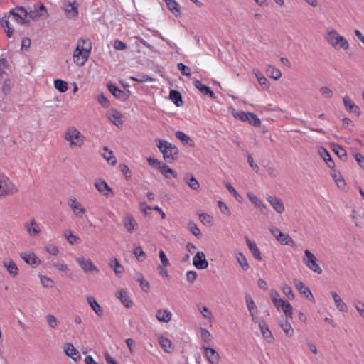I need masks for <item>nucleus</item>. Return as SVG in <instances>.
Instances as JSON below:
<instances>
[{"mask_svg":"<svg viewBox=\"0 0 364 364\" xmlns=\"http://www.w3.org/2000/svg\"><path fill=\"white\" fill-rule=\"evenodd\" d=\"M279 325L287 336L291 337L294 335V329L288 321H279Z\"/></svg>","mask_w":364,"mask_h":364,"instance_id":"40","label":"nucleus"},{"mask_svg":"<svg viewBox=\"0 0 364 364\" xmlns=\"http://www.w3.org/2000/svg\"><path fill=\"white\" fill-rule=\"evenodd\" d=\"M92 49L89 39L80 38L73 53V60L79 66H82L89 58Z\"/></svg>","mask_w":364,"mask_h":364,"instance_id":"1","label":"nucleus"},{"mask_svg":"<svg viewBox=\"0 0 364 364\" xmlns=\"http://www.w3.org/2000/svg\"><path fill=\"white\" fill-rule=\"evenodd\" d=\"M248 119L247 121L249 122V123L255 127H259L261 124L260 119L257 117V116L253 113L249 112L247 114Z\"/></svg>","mask_w":364,"mask_h":364,"instance_id":"53","label":"nucleus"},{"mask_svg":"<svg viewBox=\"0 0 364 364\" xmlns=\"http://www.w3.org/2000/svg\"><path fill=\"white\" fill-rule=\"evenodd\" d=\"M64 139L69 143L70 148H80L85 142V136L75 127H70L65 132Z\"/></svg>","mask_w":364,"mask_h":364,"instance_id":"3","label":"nucleus"},{"mask_svg":"<svg viewBox=\"0 0 364 364\" xmlns=\"http://www.w3.org/2000/svg\"><path fill=\"white\" fill-rule=\"evenodd\" d=\"M176 136L181 140L182 142H184L186 144H188L189 142H192V140L191 138L186 134H184L181 131H177L176 132Z\"/></svg>","mask_w":364,"mask_h":364,"instance_id":"60","label":"nucleus"},{"mask_svg":"<svg viewBox=\"0 0 364 364\" xmlns=\"http://www.w3.org/2000/svg\"><path fill=\"white\" fill-rule=\"evenodd\" d=\"M236 259L243 270H247L249 269V264L246 259V257L242 253H237Z\"/></svg>","mask_w":364,"mask_h":364,"instance_id":"46","label":"nucleus"},{"mask_svg":"<svg viewBox=\"0 0 364 364\" xmlns=\"http://www.w3.org/2000/svg\"><path fill=\"white\" fill-rule=\"evenodd\" d=\"M267 74L272 79L277 80L282 77L281 71L272 65H268Z\"/></svg>","mask_w":364,"mask_h":364,"instance_id":"39","label":"nucleus"},{"mask_svg":"<svg viewBox=\"0 0 364 364\" xmlns=\"http://www.w3.org/2000/svg\"><path fill=\"white\" fill-rule=\"evenodd\" d=\"M9 18H9V16H5L1 20V23L2 27L4 28L5 31L6 32L7 36L9 38H11L13 33V28L10 27Z\"/></svg>","mask_w":364,"mask_h":364,"instance_id":"42","label":"nucleus"},{"mask_svg":"<svg viewBox=\"0 0 364 364\" xmlns=\"http://www.w3.org/2000/svg\"><path fill=\"white\" fill-rule=\"evenodd\" d=\"M295 287L299 291V292L303 294L306 299L309 300H313L314 296L311 294L309 287L305 286V284L299 280L294 279Z\"/></svg>","mask_w":364,"mask_h":364,"instance_id":"19","label":"nucleus"},{"mask_svg":"<svg viewBox=\"0 0 364 364\" xmlns=\"http://www.w3.org/2000/svg\"><path fill=\"white\" fill-rule=\"evenodd\" d=\"M168 9L176 16L181 15L178 4L175 0H165Z\"/></svg>","mask_w":364,"mask_h":364,"instance_id":"34","label":"nucleus"},{"mask_svg":"<svg viewBox=\"0 0 364 364\" xmlns=\"http://www.w3.org/2000/svg\"><path fill=\"white\" fill-rule=\"evenodd\" d=\"M305 257H303L302 261L305 265L312 272L321 274L322 273V269L317 263V259L316 256L309 250L304 251Z\"/></svg>","mask_w":364,"mask_h":364,"instance_id":"6","label":"nucleus"},{"mask_svg":"<svg viewBox=\"0 0 364 364\" xmlns=\"http://www.w3.org/2000/svg\"><path fill=\"white\" fill-rule=\"evenodd\" d=\"M159 171L166 178H168L170 177L169 175H171L173 178L177 177V174L176 173V172L173 169L170 168L166 164H163L161 166H160Z\"/></svg>","mask_w":364,"mask_h":364,"instance_id":"44","label":"nucleus"},{"mask_svg":"<svg viewBox=\"0 0 364 364\" xmlns=\"http://www.w3.org/2000/svg\"><path fill=\"white\" fill-rule=\"evenodd\" d=\"M117 296L126 307H129L132 305V301L130 300L127 292L125 290H120L117 292Z\"/></svg>","mask_w":364,"mask_h":364,"instance_id":"35","label":"nucleus"},{"mask_svg":"<svg viewBox=\"0 0 364 364\" xmlns=\"http://www.w3.org/2000/svg\"><path fill=\"white\" fill-rule=\"evenodd\" d=\"M94 186L101 194L107 198L114 195L112 189L109 186L107 183L102 178L95 180Z\"/></svg>","mask_w":364,"mask_h":364,"instance_id":"9","label":"nucleus"},{"mask_svg":"<svg viewBox=\"0 0 364 364\" xmlns=\"http://www.w3.org/2000/svg\"><path fill=\"white\" fill-rule=\"evenodd\" d=\"M326 40L334 48H341L343 50L349 48L348 41L343 36L339 35L334 29L327 33Z\"/></svg>","mask_w":364,"mask_h":364,"instance_id":"4","label":"nucleus"},{"mask_svg":"<svg viewBox=\"0 0 364 364\" xmlns=\"http://www.w3.org/2000/svg\"><path fill=\"white\" fill-rule=\"evenodd\" d=\"M136 281L138 282H139V284H140V287L141 288V289L145 291V292H148L149 291V282L146 281L144 279V277L142 274H140L137 278H136Z\"/></svg>","mask_w":364,"mask_h":364,"instance_id":"55","label":"nucleus"},{"mask_svg":"<svg viewBox=\"0 0 364 364\" xmlns=\"http://www.w3.org/2000/svg\"><path fill=\"white\" fill-rule=\"evenodd\" d=\"M109 120L116 126L119 127L122 124V114L116 109H112L107 113Z\"/></svg>","mask_w":364,"mask_h":364,"instance_id":"25","label":"nucleus"},{"mask_svg":"<svg viewBox=\"0 0 364 364\" xmlns=\"http://www.w3.org/2000/svg\"><path fill=\"white\" fill-rule=\"evenodd\" d=\"M62 9L69 18H74L78 16L77 7L70 2L65 1L63 4Z\"/></svg>","mask_w":364,"mask_h":364,"instance_id":"17","label":"nucleus"},{"mask_svg":"<svg viewBox=\"0 0 364 364\" xmlns=\"http://www.w3.org/2000/svg\"><path fill=\"white\" fill-rule=\"evenodd\" d=\"M123 224L129 232H132L138 225L136 220L130 215H127L123 218Z\"/></svg>","mask_w":364,"mask_h":364,"instance_id":"24","label":"nucleus"},{"mask_svg":"<svg viewBox=\"0 0 364 364\" xmlns=\"http://www.w3.org/2000/svg\"><path fill=\"white\" fill-rule=\"evenodd\" d=\"M110 267L113 269L114 271V273L117 276H120L123 272V267L122 265L119 262L117 259L114 258L109 264Z\"/></svg>","mask_w":364,"mask_h":364,"instance_id":"47","label":"nucleus"},{"mask_svg":"<svg viewBox=\"0 0 364 364\" xmlns=\"http://www.w3.org/2000/svg\"><path fill=\"white\" fill-rule=\"evenodd\" d=\"M247 196L256 208L262 206L263 202L252 193H247Z\"/></svg>","mask_w":364,"mask_h":364,"instance_id":"54","label":"nucleus"},{"mask_svg":"<svg viewBox=\"0 0 364 364\" xmlns=\"http://www.w3.org/2000/svg\"><path fill=\"white\" fill-rule=\"evenodd\" d=\"M21 257L27 263L31 265H38L41 260L33 252H22Z\"/></svg>","mask_w":364,"mask_h":364,"instance_id":"22","label":"nucleus"},{"mask_svg":"<svg viewBox=\"0 0 364 364\" xmlns=\"http://www.w3.org/2000/svg\"><path fill=\"white\" fill-rule=\"evenodd\" d=\"M130 79L139 82H152L154 79L146 75H139L137 77H130Z\"/></svg>","mask_w":364,"mask_h":364,"instance_id":"61","label":"nucleus"},{"mask_svg":"<svg viewBox=\"0 0 364 364\" xmlns=\"http://www.w3.org/2000/svg\"><path fill=\"white\" fill-rule=\"evenodd\" d=\"M76 261L85 273L95 272L97 274L99 272L97 267L90 259H86L85 257L81 256L76 257Z\"/></svg>","mask_w":364,"mask_h":364,"instance_id":"8","label":"nucleus"},{"mask_svg":"<svg viewBox=\"0 0 364 364\" xmlns=\"http://www.w3.org/2000/svg\"><path fill=\"white\" fill-rule=\"evenodd\" d=\"M104 153L102 154V156L105 159L107 160L108 163L111 165L114 166L117 163V159L113 155L112 151L109 150L107 146L103 148Z\"/></svg>","mask_w":364,"mask_h":364,"instance_id":"36","label":"nucleus"},{"mask_svg":"<svg viewBox=\"0 0 364 364\" xmlns=\"http://www.w3.org/2000/svg\"><path fill=\"white\" fill-rule=\"evenodd\" d=\"M107 88L114 97L119 99L125 100L129 96V91L128 95H125L123 91L112 84H107Z\"/></svg>","mask_w":364,"mask_h":364,"instance_id":"30","label":"nucleus"},{"mask_svg":"<svg viewBox=\"0 0 364 364\" xmlns=\"http://www.w3.org/2000/svg\"><path fill=\"white\" fill-rule=\"evenodd\" d=\"M319 92L323 97L327 99H331L333 96V90L327 86L321 87Z\"/></svg>","mask_w":364,"mask_h":364,"instance_id":"51","label":"nucleus"},{"mask_svg":"<svg viewBox=\"0 0 364 364\" xmlns=\"http://www.w3.org/2000/svg\"><path fill=\"white\" fill-rule=\"evenodd\" d=\"M63 350L65 354L73 358V360H76L80 357L78 351L74 347V346L70 343H66L64 344Z\"/></svg>","mask_w":364,"mask_h":364,"instance_id":"28","label":"nucleus"},{"mask_svg":"<svg viewBox=\"0 0 364 364\" xmlns=\"http://www.w3.org/2000/svg\"><path fill=\"white\" fill-rule=\"evenodd\" d=\"M258 323H259V329H260L261 333H262V336H264V338L265 339H267V341L268 342H272V341L274 340V337L272 334V332L269 329V327H268L267 324L266 323V322L262 320V321H259Z\"/></svg>","mask_w":364,"mask_h":364,"instance_id":"26","label":"nucleus"},{"mask_svg":"<svg viewBox=\"0 0 364 364\" xmlns=\"http://www.w3.org/2000/svg\"><path fill=\"white\" fill-rule=\"evenodd\" d=\"M3 265L12 277L15 278L17 277L18 274V268L13 260H4L3 261Z\"/></svg>","mask_w":364,"mask_h":364,"instance_id":"21","label":"nucleus"},{"mask_svg":"<svg viewBox=\"0 0 364 364\" xmlns=\"http://www.w3.org/2000/svg\"><path fill=\"white\" fill-rule=\"evenodd\" d=\"M68 205L77 217H82L86 213L85 208L74 196H70L68 198Z\"/></svg>","mask_w":364,"mask_h":364,"instance_id":"10","label":"nucleus"},{"mask_svg":"<svg viewBox=\"0 0 364 364\" xmlns=\"http://www.w3.org/2000/svg\"><path fill=\"white\" fill-rule=\"evenodd\" d=\"M353 305L359 314L364 318V303L359 299H355L353 301Z\"/></svg>","mask_w":364,"mask_h":364,"instance_id":"59","label":"nucleus"},{"mask_svg":"<svg viewBox=\"0 0 364 364\" xmlns=\"http://www.w3.org/2000/svg\"><path fill=\"white\" fill-rule=\"evenodd\" d=\"M245 241H246V244H247L250 251L252 254L253 257L257 260L261 261L262 260L261 252H260L259 248L257 247V245L255 242H252L248 237H246Z\"/></svg>","mask_w":364,"mask_h":364,"instance_id":"27","label":"nucleus"},{"mask_svg":"<svg viewBox=\"0 0 364 364\" xmlns=\"http://www.w3.org/2000/svg\"><path fill=\"white\" fill-rule=\"evenodd\" d=\"M200 220L203 224H211L213 222V218L210 215L207 213H200L199 214Z\"/></svg>","mask_w":364,"mask_h":364,"instance_id":"63","label":"nucleus"},{"mask_svg":"<svg viewBox=\"0 0 364 364\" xmlns=\"http://www.w3.org/2000/svg\"><path fill=\"white\" fill-rule=\"evenodd\" d=\"M156 317L159 321L168 323L171 321L172 314L168 310L160 309L157 311Z\"/></svg>","mask_w":364,"mask_h":364,"instance_id":"32","label":"nucleus"},{"mask_svg":"<svg viewBox=\"0 0 364 364\" xmlns=\"http://www.w3.org/2000/svg\"><path fill=\"white\" fill-rule=\"evenodd\" d=\"M24 228L28 232V234L31 237H36L41 232V229L39 226V225L37 223L36 220L35 219H31L29 221L24 223Z\"/></svg>","mask_w":364,"mask_h":364,"instance_id":"12","label":"nucleus"},{"mask_svg":"<svg viewBox=\"0 0 364 364\" xmlns=\"http://www.w3.org/2000/svg\"><path fill=\"white\" fill-rule=\"evenodd\" d=\"M253 74L257 79L258 82L262 85L264 86V88H268L269 83L267 79L264 76V75L257 68L253 69L252 70Z\"/></svg>","mask_w":364,"mask_h":364,"instance_id":"37","label":"nucleus"},{"mask_svg":"<svg viewBox=\"0 0 364 364\" xmlns=\"http://www.w3.org/2000/svg\"><path fill=\"white\" fill-rule=\"evenodd\" d=\"M28 16L33 20L37 21L41 17H47L48 12L43 4L41 3L38 9L35 8L34 9L28 11Z\"/></svg>","mask_w":364,"mask_h":364,"instance_id":"13","label":"nucleus"},{"mask_svg":"<svg viewBox=\"0 0 364 364\" xmlns=\"http://www.w3.org/2000/svg\"><path fill=\"white\" fill-rule=\"evenodd\" d=\"M6 60L4 59L0 60V83L2 82L3 85L1 87L2 92L6 95L9 93L11 88V82L9 79H4V72L2 70V67L5 65Z\"/></svg>","mask_w":364,"mask_h":364,"instance_id":"15","label":"nucleus"},{"mask_svg":"<svg viewBox=\"0 0 364 364\" xmlns=\"http://www.w3.org/2000/svg\"><path fill=\"white\" fill-rule=\"evenodd\" d=\"M218 207H219L220 211L223 214L228 215V216H230L231 215V211L230 210L229 208L227 206V205L224 202L220 200L218 202Z\"/></svg>","mask_w":364,"mask_h":364,"instance_id":"64","label":"nucleus"},{"mask_svg":"<svg viewBox=\"0 0 364 364\" xmlns=\"http://www.w3.org/2000/svg\"><path fill=\"white\" fill-rule=\"evenodd\" d=\"M184 181L186 184L193 190H198L200 184L196 178L191 173H186L184 176Z\"/></svg>","mask_w":364,"mask_h":364,"instance_id":"33","label":"nucleus"},{"mask_svg":"<svg viewBox=\"0 0 364 364\" xmlns=\"http://www.w3.org/2000/svg\"><path fill=\"white\" fill-rule=\"evenodd\" d=\"M133 253L136 257V259L140 262H142L146 259V255L140 246H138L136 248H134L133 250Z\"/></svg>","mask_w":364,"mask_h":364,"instance_id":"50","label":"nucleus"},{"mask_svg":"<svg viewBox=\"0 0 364 364\" xmlns=\"http://www.w3.org/2000/svg\"><path fill=\"white\" fill-rule=\"evenodd\" d=\"M188 228L189 231L191 232V233L194 236H196L198 238L201 237L202 234L200 232V230L194 222L189 221V223L188 224Z\"/></svg>","mask_w":364,"mask_h":364,"instance_id":"49","label":"nucleus"},{"mask_svg":"<svg viewBox=\"0 0 364 364\" xmlns=\"http://www.w3.org/2000/svg\"><path fill=\"white\" fill-rule=\"evenodd\" d=\"M158 340L161 347L165 352L171 353L173 351V346L168 338L161 336L159 337Z\"/></svg>","mask_w":364,"mask_h":364,"instance_id":"29","label":"nucleus"},{"mask_svg":"<svg viewBox=\"0 0 364 364\" xmlns=\"http://www.w3.org/2000/svg\"><path fill=\"white\" fill-rule=\"evenodd\" d=\"M281 289L282 290V292L287 296L289 299H294V294L292 292L291 287H289L287 284H282Z\"/></svg>","mask_w":364,"mask_h":364,"instance_id":"56","label":"nucleus"},{"mask_svg":"<svg viewBox=\"0 0 364 364\" xmlns=\"http://www.w3.org/2000/svg\"><path fill=\"white\" fill-rule=\"evenodd\" d=\"M54 87L60 92H65L68 88V83L65 81L60 79H56L54 80Z\"/></svg>","mask_w":364,"mask_h":364,"instance_id":"48","label":"nucleus"},{"mask_svg":"<svg viewBox=\"0 0 364 364\" xmlns=\"http://www.w3.org/2000/svg\"><path fill=\"white\" fill-rule=\"evenodd\" d=\"M266 199L277 213L282 214L284 213L285 207L281 198L277 196L267 195Z\"/></svg>","mask_w":364,"mask_h":364,"instance_id":"11","label":"nucleus"},{"mask_svg":"<svg viewBox=\"0 0 364 364\" xmlns=\"http://www.w3.org/2000/svg\"><path fill=\"white\" fill-rule=\"evenodd\" d=\"M46 320L50 328L53 329H56L58 328L60 321L53 314H47L46 316Z\"/></svg>","mask_w":364,"mask_h":364,"instance_id":"41","label":"nucleus"},{"mask_svg":"<svg viewBox=\"0 0 364 364\" xmlns=\"http://www.w3.org/2000/svg\"><path fill=\"white\" fill-rule=\"evenodd\" d=\"M28 17V11L22 6H16L10 11L9 18L11 20L16 21L18 23L23 24L28 21L26 20Z\"/></svg>","mask_w":364,"mask_h":364,"instance_id":"7","label":"nucleus"},{"mask_svg":"<svg viewBox=\"0 0 364 364\" xmlns=\"http://www.w3.org/2000/svg\"><path fill=\"white\" fill-rule=\"evenodd\" d=\"M18 192L16 185L3 173H0V198L13 195Z\"/></svg>","mask_w":364,"mask_h":364,"instance_id":"5","label":"nucleus"},{"mask_svg":"<svg viewBox=\"0 0 364 364\" xmlns=\"http://www.w3.org/2000/svg\"><path fill=\"white\" fill-rule=\"evenodd\" d=\"M269 176L272 178H276L278 176V171L272 166L269 164V163L264 166Z\"/></svg>","mask_w":364,"mask_h":364,"instance_id":"62","label":"nucleus"},{"mask_svg":"<svg viewBox=\"0 0 364 364\" xmlns=\"http://www.w3.org/2000/svg\"><path fill=\"white\" fill-rule=\"evenodd\" d=\"M278 242L283 245H287L289 246H294L295 242L294 240L288 234L282 233L279 235Z\"/></svg>","mask_w":364,"mask_h":364,"instance_id":"43","label":"nucleus"},{"mask_svg":"<svg viewBox=\"0 0 364 364\" xmlns=\"http://www.w3.org/2000/svg\"><path fill=\"white\" fill-rule=\"evenodd\" d=\"M333 151L341 159H344L346 157V151L340 145L337 144H333L331 145Z\"/></svg>","mask_w":364,"mask_h":364,"instance_id":"45","label":"nucleus"},{"mask_svg":"<svg viewBox=\"0 0 364 364\" xmlns=\"http://www.w3.org/2000/svg\"><path fill=\"white\" fill-rule=\"evenodd\" d=\"M169 98L177 107L183 104L182 96L178 91L171 90L169 93Z\"/></svg>","mask_w":364,"mask_h":364,"instance_id":"38","label":"nucleus"},{"mask_svg":"<svg viewBox=\"0 0 364 364\" xmlns=\"http://www.w3.org/2000/svg\"><path fill=\"white\" fill-rule=\"evenodd\" d=\"M287 317L291 318L293 314V308L289 302L285 301L284 304L281 308Z\"/></svg>","mask_w":364,"mask_h":364,"instance_id":"58","label":"nucleus"},{"mask_svg":"<svg viewBox=\"0 0 364 364\" xmlns=\"http://www.w3.org/2000/svg\"><path fill=\"white\" fill-rule=\"evenodd\" d=\"M331 176L333 178L335 182L339 188H343L346 186V182L340 173H337L335 171H333V173H331Z\"/></svg>","mask_w":364,"mask_h":364,"instance_id":"52","label":"nucleus"},{"mask_svg":"<svg viewBox=\"0 0 364 364\" xmlns=\"http://www.w3.org/2000/svg\"><path fill=\"white\" fill-rule=\"evenodd\" d=\"M246 305L247 307V309L250 312V314L252 317V320L253 322L257 323V318L255 317V311L257 310V306L255 305L253 299H252L251 296L249 294H246L245 296Z\"/></svg>","mask_w":364,"mask_h":364,"instance_id":"20","label":"nucleus"},{"mask_svg":"<svg viewBox=\"0 0 364 364\" xmlns=\"http://www.w3.org/2000/svg\"><path fill=\"white\" fill-rule=\"evenodd\" d=\"M331 294L334 301L335 306H336L337 309L342 312H347L348 306L345 302L343 301L342 299L339 296V295L335 291H331Z\"/></svg>","mask_w":364,"mask_h":364,"instance_id":"23","label":"nucleus"},{"mask_svg":"<svg viewBox=\"0 0 364 364\" xmlns=\"http://www.w3.org/2000/svg\"><path fill=\"white\" fill-rule=\"evenodd\" d=\"M193 264L198 269H204L208 267V262L205 259L203 252H198L193 257Z\"/></svg>","mask_w":364,"mask_h":364,"instance_id":"14","label":"nucleus"},{"mask_svg":"<svg viewBox=\"0 0 364 364\" xmlns=\"http://www.w3.org/2000/svg\"><path fill=\"white\" fill-rule=\"evenodd\" d=\"M193 85L203 95H207V92H209L210 87L203 85L201 82L198 80H194Z\"/></svg>","mask_w":364,"mask_h":364,"instance_id":"57","label":"nucleus"},{"mask_svg":"<svg viewBox=\"0 0 364 364\" xmlns=\"http://www.w3.org/2000/svg\"><path fill=\"white\" fill-rule=\"evenodd\" d=\"M343 102L347 111L353 112L357 116H360L361 114L359 107L354 103V102L350 98L349 96L345 95L343 97Z\"/></svg>","mask_w":364,"mask_h":364,"instance_id":"16","label":"nucleus"},{"mask_svg":"<svg viewBox=\"0 0 364 364\" xmlns=\"http://www.w3.org/2000/svg\"><path fill=\"white\" fill-rule=\"evenodd\" d=\"M87 301L92 309L100 316L103 314V310L96 299L92 296H87Z\"/></svg>","mask_w":364,"mask_h":364,"instance_id":"31","label":"nucleus"},{"mask_svg":"<svg viewBox=\"0 0 364 364\" xmlns=\"http://www.w3.org/2000/svg\"><path fill=\"white\" fill-rule=\"evenodd\" d=\"M208 360L212 364H217L220 360L219 353L212 348L203 347Z\"/></svg>","mask_w":364,"mask_h":364,"instance_id":"18","label":"nucleus"},{"mask_svg":"<svg viewBox=\"0 0 364 364\" xmlns=\"http://www.w3.org/2000/svg\"><path fill=\"white\" fill-rule=\"evenodd\" d=\"M155 142L160 151L163 154L164 160L171 163L176 159L178 149L175 145L160 139H156Z\"/></svg>","mask_w":364,"mask_h":364,"instance_id":"2","label":"nucleus"}]
</instances>
